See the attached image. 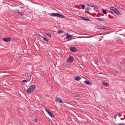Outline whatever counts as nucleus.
<instances>
[{"instance_id": "nucleus-18", "label": "nucleus", "mask_w": 125, "mask_h": 125, "mask_svg": "<svg viewBox=\"0 0 125 125\" xmlns=\"http://www.w3.org/2000/svg\"><path fill=\"white\" fill-rule=\"evenodd\" d=\"M103 83L104 85L106 86H108L109 85V84L103 82Z\"/></svg>"}, {"instance_id": "nucleus-12", "label": "nucleus", "mask_w": 125, "mask_h": 125, "mask_svg": "<svg viewBox=\"0 0 125 125\" xmlns=\"http://www.w3.org/2000/svg\"><path fill=\"white\" fill-rule=\"evenodd\" d=\"M57 17L62 18H64L65 17L64 16L59 13H58Z\"/></svg>"}, {"instance_id": "nucleus-30", "label": "nucleus", "mask_w": 125, "mask_h": 125, "mask_svg": "<svg viewBox=\"0 0 125 125\" xmlns=\"http://www.w3.org/2000/svg\"><path fill=\"white\" fill-rule=\"evenodd\" d=\"M27 81L25 80H24L22 81V82H26Z\"/></svg>"}, {"instance_id": "nucleus-11", "label": "nucleus", "mask_w": 125, "mask_h": 125, "mask_svg": "<svg viewBox=\"0 0 125 125\" xmlns=\"http://www.w3.org/2000/svg\"><path fill=\"white\" fill-rule=\"evenodd\" d=\"M68 33H67L66 37V39L68 40L70 39L72 37V35H68Z\"/></svg>"}, {"instance_id": "nucleus-15", "label": "nucleus", "mask_w": 125, "mask_h": 125, "mask_svg": "<svg viewBox=\"0 0 125 125\" xmlns=\"http://www.w3.org/2000/svg\"><path fill=\"white\" fill-rule=\"evenodd\" d=\"M40 36L42 38H43V39L45 41H46V42H48V40L46 38H45V37H43V36Z\"/></svg>"}, {"instance_id": "nucleus-3", "label": "nucleus", "mask_w": 125, "mask_h": 125, "mask_svg": "<svg viewBox=\"0 0 125 125\" xmlns=\"http://www.w3.org/2000/svg\"><path fill=\"white\" fill-rule=\"evenodd\" d=\"M73 57L71 56H70L69 59H68L67 62H68L71 63L73 62Z\"/></svg>"}, {"instance_id": "nucleus-13", "label": "nucleus", "mask_w": 125, "mask_h": 125, "mask_svg": "<svg viewBox=\"0 0 125 125\" xmlns=\"http://www.w3.org/2000/svg\"><path fill=\"white\" fill-rule=\"evenodd\" d=\"M81 79V77H79L78 76H76V77L74 79L77 80V81H79Z\"/></svg>"}, {"instance_id": "nucleus-22", "label": "nucleus", "mask_w": 125, "mask_h": 125, "mask_svg": "<svg viewBox=\"0 0 125 125\" xmlns=\"http://www.w3.org/2000/svg\"><path fill=\"white\" fill-rule=\"evenodd\" d=\"M89 8L88 7H86L85 8V10L88 11L89 10Z\"/></svg>"}, {"instance_id": "nucleus-26", "label": "nucleus", "mask_w": 125, "mask_h": 125, "mask_svg": "<svg viewBox=\"0 0 125 125\" xmlns=\"http://www.w3.org/2000/svg\"><path fill=\"white\" fill-rule=\"evenodd\" d=\"M80 6L83 8H85V7L84 5H83L80 4Z\"/></svg>"}, {"instance_id": "nucleus-4", "label": "nucleus", "mask_w": 125, "mask_h": 125, "mask_svg": "<svg viewBox=\"0 0 125 125\" xmlns=\"http://www.w3.org/2000/svg\"><path fill=\"white\" fill-rule=\"evenodd\" d=\"M70 50L73 52H76L77 51L76 48L75 47H71L70 48Z\"/></svg>"}, {"instance_id": "nucleus-27", "label": "nucleus", "mask_w": 125, "mask_h": 125, "mask_svg": "<svg viewBox=\"0 0 125 125\" xmlns=\"http://www.w3.org/2000/svg\"><path fill=\"white\" fill-rule=\"evenodd\" d=\"M101 29H104L105 28V27L104 26H102L101 27Z\"/></svg>"}, {"instance_id": "nucleus-32", "label": "nucleus", "mask_w": 125, "mask_h": 125, "mask_svg": "<svg viewBox=\"0 0 125 125\" xmlns=\"http://www.w3.org/2000/svg\"><path fill=\"white\" fill-rule=\"evenodd\" d=\"M45 33L47 35V34H48V33L47 32H45Z\"/></svg>"}, {"instance_id": "nucleus-17", "label": "nucleus", "mask_w": 125, "mask_h": 125, "mask_svg": "<svg viewBox=\"0 0 125 125\" xmlns=\"http://www.w3.org/2000/svg\"><path fill=\"white\" fill-rule=\"evenodd\" d=\"M96 19L99 21H102L104 20V19H102L101 18H96Z\"/></svg>"}, {"instance_id": "nucleus-23", "label": "nucleus", "mask_w": 125, "mask_h": 125, "mask_svg": "<svg viewBox=\"0 0 125 125\" xmlns=\"http://www.w3.org/2000/svg\"><path fill=\"white\" fill-rule=\"evenodd\" d=\"M118 125H125V124L124 123H119L118 124Z\"/></svg>"}, {"instance_id": "nucleus-21", "label": "nucleus", "mask_w": 125, "mask_h": 125, "mask_svg": "<svg viewBox=\"0 0 125 125\" xmlns=\"http://www.w3.org/2000/svg\"><path fill=\"white\" fill-rule=\"evenodd\" d=\"M64 32L62 31L61 30H59L58 31V33L59 34H60L62 33H63Z\"/></svg>"}, {"instance_id": "nucleus-24", "label": "nucleus", "mask_w": 125, "mask_h": 125, "mask_svg": "<svg viewBox=\"0 0 125 125\" xmlns=\"http://www.w3.org/2000/svg\"><path fill=\"white\" fill-rule=\"evenodd\" d=\"M18 13L20 14H21L22 16H23L24 15L23 14H22V12H18Z\"/></svg>"}, {"instance_id": "nucleus-8", "label": "nucleus", "mask_w": 125, "mask_h": 125, "mask_svg": "<svg viewBox=\"0 0 125 125\" xmlns=\"http://www.w3.org/2000/svg\"><path fill=\"white\" fill-rule=\"evenodd\" d=\"M84 82L86 84L88 85H91L92 84V83L90 81L88 80H85L84 81Z\"/></svg>"}, {"instance_id": "nucleus-1", "label": "nucleus", "mask_w": 125, "mask_h": 125, "mask_svg": "<svg viewBox=\"0 0 125 125\" xmlns=\"http://www.w3.org/2000/svg\"><path fill=\"white\" fill-rule=\"evenodd\" d=\"M35 89V86L34 85H32L30 87L26 90V92L28 94H30L34 91Z\"/></svg>"}, {"instance_id": "nucleus-10", "label": "nucleus", "mask_w": 125, "mask_h": 125, "mask_svg": "<svg viewBox=\"0 0 125 125\" xmlns=\"http://www.w3.org/2000/svg\"><path fill=\"white\" fill-rule=\"evenodd\" d=\"M115 11L114 12L117 14L119 15H121L120 12L118 10L116 9Z\"/></svg>"}, {"instance_id": "nucleus-29", "label": "nucleus", "mask_w": 125, "mask_h": 125, "mask_svg": "<svg viewBox=\"0 0 125 125\" xmlns=\"http://www.w3.org/2000/svg\"><path fill=\"white\" fill-rule=\"evenodd\" d=\"M109 12H110V13H111L112 14H114V13L112 11H109Z\"/></svg>"}, {"instance_id": "nucleus-9", "label": "nucleus", "mask_w": 125, "mask_h": 125, "mask_svg": "<svg viewBox=\"0 0 125 125\" xmlns=\"http://www.w3.org/2000/svg\"><path fill=\"white\" fill-rule=\"evenodd\" d=\"M58 13H52L51 14H49L51 16H53L57 17Z\"/></svg>"}, {"instance_id": "nucleus-20", "label": "nucleus", "mask_w": 125, "mask_h": 125, "mask_svg": "<svg viewBox=\"0 0 125 125\" xmlns=\"http://www.w3.org/2000/svg\"><path fill=\"white\" fill-rule=\"evenodd\" d=\"M102 11L103 12V13L104 14H106L107 13V12L105 10H102Z\"/></svg>"}, {"instance_id": "nucleus-16", "label": "nucleus", "mask_w": 125, "mask_h": 125, "mask_svg": "<svg viewBox=\"0 0 125 125\" xmlns=\"http://www.w3.org/2000/svg\"><path fill=\"white\" fill-rule=\"evenodd\" d=\"M110 8L114 12L115 11V10L116 9L114 7H110Z\"/></svg>"}, {"instance_id": "nucleus-31", "label": "nucleus", "mask_w": 125, "mask_h": 125, "mask_svg": "<svg viewBox=\"0 0 125 125\" xmlns=\"http://www.w3.org/2000/svg\"><path fill=\"white\" fill-rule=\"evenodd\" d=\"M37 119L36 118H35L34 119V121L35 122H37Z\"/></svg>"}, {"instance_id": "nucleus-25", "label": "nucleus", "mask_w": 125, "mask_h": 125, "mask_svg": "<svg viewBox=\"0 0 125 125\" xmlns=\"http://www.w3.org/2000/svg\"><path fill=\"white\" fill-rule=\"evenodd\" d=\"M47 36H48L49 37L51 38V36L50 33H48V34H47Z\"/></svg>"}, {"instance_id": "nucleus-7", "label": "nucleus", "mask_w": 125, "mask_h": 125, "mask_svg": "<svg viewBox=\"0 0 125 125\" xmlns=\"http://www.w3.org/2000/svg\"><path fill=\"white\" fill-rule=\"evenodd\" d=\"M87 4V5L89 6L90 7H98L95 5L94 4H93L91 3H89V4Z\"/></svg>"}, {"instance_id": "nucleus-6", "label": "nucleus", "mask_w": 125, "mask_h": 125, "mask_svg": "<svg viewBox=\"0 0 125 125\" xmlns=\"http://www.w3.org/2000/svg\"><path fill=\"white\" fill-rule=\"evenodd\" d=\"M11 39V38H3V40L5 42H8Z\"/></svg>"}, {"instance_id": "nucleus-33", "label": "nucleus", "mask_w": 125, "mask_h": 125, "mask_svg": "<svg viewBox=\"0 0 125 125\" xmlns=\"http://www.w3.org/2000/svg\"><path fill=\"white\" fill-rule=\"evenodd\" d=\"M121 119L122 120H123L122 118H121Z\"/></svg>"}, {"instance_id": "nucleus-28", "label": "nucleus", "mask_w": 125, "mask_h": 125, "mask_svg": "<svg viewBox=\"0 0 125 125\" xmlns=\"http://www.w3.org/2000/svg\"><path fill=\"white\" fill-rule=\"evenodd\" d=\"M117 114H116L115 115V116H114V118H115V119H116V117H117Z\"/></svg>"}, {"instance_id": "nucleus-19", "label": "nucleus", "mask_w": 125, "mask_h": 125, "mask_svg": "<svg viewBox=\"0 0 125 125\" xmlns=\"http://www.w3.org/2000/svg\"><path fill=\"white\" fill-rule=\"evenodd\" d=\"M26 75L28 76L31 77L32 76L31 74L30 73L29 74L28 73H27Z\"/></svg>"}, {"instance_id": "nucleus-2", "label": "nucleus", "mask_w": 125, "mask_h": 125, "mask_svg": "<svg viewBox=\"0 0 125 125\" xmlns=\"http://www.w3.org/2000/svg\"><path fill=\"white\" fill-rule=\"evenodd\" d=\"M45 110L46 112L51 117H54V116L53 114L51 112L49 111L46 108H45Z\"/></svg>"}, {"instance_id": "nucleus-14", "label": "nucleus", "mask_w": 125, "mask_h": 125, "mask_svg": "<svg viewBox=\"0 0 125 125\" xmlns=\"http://www.w3.org/2000/svg\"><path fill=\"white\" fill-rule=\"evenodd\" d=\"M81 17L82 18L83 20L86 21H90V19H89L88 18L86 17L85 18L83 17Z\"/></svg>"}, {"instance_id": "nucleus-5", "label": "nucleus", "mask_w": 125, "mask_h": 125, "mask_svg": "<svg viewBox=\"0 0 125 125\" xmlns=\"http://www.w3.org/2000/svg\"><path fill=\"white\" fill-rule=\"evenodd\" d=\"M56 101L57 102L62 103H63L62 100L60 99L58 97H56L55 98Z\"/></svg>"}]
</instances>
